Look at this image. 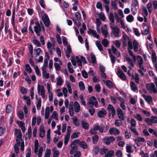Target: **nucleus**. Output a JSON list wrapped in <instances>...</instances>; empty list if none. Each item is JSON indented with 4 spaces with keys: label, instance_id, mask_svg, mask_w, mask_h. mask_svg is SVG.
<instances>
[{
    "label": "nucleus",
    "instance_id": "nucleus-1",
    "mask_svg": "<svg viewBox=\"0 0 157 157\" xmlns=\"http://www.w3.org/2000/svg\"><path fill=\"white\" fill-rule=\"evenodd\" d=\"M44 17H42V20L45 26L47 27H48L50 25V23L49 19L46 14H44Z\"/></svg>",
    "mask_w": 157,
    "mask_h": 157
},
{
    "label": "nucleus",
    "instance_id": "nucleus-2",
    "mask_svg": "<svg viewBox=\"0 0 157 157\" xmlns=\"http://www.w3.org/2000/svg\"><path fill=\"white\" fill-rule=\"evenodd\" d=\"M40 90L41 97L43 98H45V91L44 87L43 85L41 86H40V85L38 84L37 85V90L38 94H39L40 92Z\"/></svg>",
    "mask_w": 157,
    "mask_h": 157
},
{
    "label": "nucleus",
    "instance_id": "nucleus-3",
    "mask_svg": "<svg viewBox=\"0 0 157 157\" xmlns=\"http://www.w3.org/2000/svg\"><path fill=\"white\" fill-rule=\"evenodd\" d=\"M104 139V143L106 145H109L111 144V142L113 143V142L115 140V138L113 136L105 137Z\"/></svg>",
    "mask_w": 157,
    "mask_h": 157
},
{
    "label": "nucleus",
    "instance_id": "nucleus-4",
    "mask_svg": "<svg viewBox=\"0 0 157 157\" xmlns=\"http://www.w3.org/2000/svg\"><path fill=\"white\" fill-rule=\"evenodd\" d=\"M104 127L102 124H100V125H96L93 128L94 131H96L98 130L101 133L104 132Z\"/></svg>",
    "mask_w": 157,
    "mask_h": 157
},
{
    "label": "nucleus",
    "instance_id": "nucleus-5",
    "mask_svg": "<svg viewBox=\"0 0 157 157\" xmlns=\"http://www.w3.org/2000/svg\"><path fill=\"white\" fill-rule=\"evenodd\" d=\"M88 104L94 105L95 107H97L98 105V102L96 98L94 96L91 97L90 99Z\"/></svg>",
    "mask_w": 157,
    "mask_h": 157
},
{
    "label": "nucleus",
    "instance_id": "nucleus-6",
    "mask_svg": "<svg viewBox=\"0 0 157 157\" xmlns=\"http://www.w3.org/2000/svg\"><path fill=\"white\" fill-rule=\"evenodd\" d=\"M14 135L16 136V138H19L20 140H21V141H22V134L20 129L15 128Z\"/></svg>",
    "mask_w": 157,
    "mask_h": 157
},
{
    "label": "nucleus",
    "instance_id": "nucleus-7",
    "mask_svg": "<svg viewBox=\"0 0 157 157\" xmlns=\"http://www.w3.org/2000/svg\"><path fill=\"white\" fill-rule=\"evenodd\" d=\"M87 33L89 35L91 34L94 37H96L98 39H99L100 37L99 35L97 34L96 31L91 28H89Z\"/></svg>",
    "mask_w": 157,
    "mask_h": 157
},
{
    "label": "nucleus",
    "instance_id": "nucleus-8",
    "mask_svg": "<svg viewBox=\"0 0 157 157\" xmlns=\"http://www.w3.org/2000/svg\"><path fill=\"white\" fill-rule=\"evenodd\" d=\"M110 28L113 30V32L114 36L116 37L118 36L120 32L119 28L117 27H115L112 26L111 23L110 24Z\"/></svg>",
    "mask_w": 157,
    "mask_h": 157
},
{
    "label": "nucleus",
    "instance_id": "nucleus-9",
    "mask_svg": "<svg viewBox=\"0 0 157 157\" xmlns=\"http://www.w3.org/2000/svg\"><path fill=\"white\" fill-rule=\"evenodd\" d=\"M107 113L106 111L104 109L103 110H99L98 112L97 115L98 117L99 118H104L105 117Z\"/></svg>",
    "mask_w": 157,
    "mask_h": 157
},
{
    "label": "nucleus",
    "instance_id": "nucleus-10",
    "mask_svg": "<svg viewBox=\"0 0 157 157\" xmlns=\"http://www.w3.org/2000/svg\"><path fill=\"white\" fill-rule=\"evenodd\" d=\"M109 132L111 135L113 134L118 135L120 132L116 128H112L109 130Z\"/></svg>",
    "mask_w": 157,
    "mask_h": 157
},
{
    "label": "nucleus",
    "instance_id": "nucleus-11",
    "mask_svg": "<svg viewBox=\"0 0 157 157\" xmlns=\"http://www.w3.org/2000/svg\"><path fill=\"white\" fill-rule=\"evenodd\" d=\"M73 104V102L72 101L70 102L69 105L70 107H69V112L70 115L71 117H73L74 114Z\"/></svg>",
    "mask_w": 157,
    "mask_h": 157
},
{
    "label": "nucleus",
    "instance_id": "nucleus-12",
    "mask_svg": "<svg viewBox=\"0 0 157 157\" xmlns=\"http://www.w3.org/2000/svg\"><path fill=\"white\" fill-rule=\"evenodd\" d=\"M45 131L44 129V127L41 125L40 128V136L41 138H43L45 135Z\"/></svg>",
    "mask_w": 157,
    "mask_h": 157
},
{
    "label": "nucleus",
    "instance_id": "nucleus-13",
    "mask_svg": "<svg viewBox=\"0 0 157 157\" xmlns=\"http://www.w3.org/2000/svg\"><path fill=\"white\" fill-rule=\"evenodd\" d=\"M75 105L74 110L75 112H79L80 109V106L78 103L77 101H75L74 103Z\"/></svg>",
    "mask_w": 157,
    "mask_h": 157
},
{
    "label": "nucleus",
    "instance_id": "nucleus-14",
    "mask_svg": "<svg viewBox=\"0 0 157 157\" xmlns=\"http://www.w3.org/2000/svg\"><path fill=\"white\" fill-rule=\"evenodd\" d=\"M130 85L131 89L132 91H135L138 90L137 87L136 86L134 82L131 81L130 82Z\"/></svg>",
    "mask_w": 157,
    "mask_h": 157
},
{
    "label": "nucleus",
    "instance_id": "nucleus-15",
    "mask_svg": "<svg viewBox=\"0 0 157 157\" xmlns=\"http://www.w3.org/2000/svg\"><path fill=\"white\" fill-rule=\"evenodd\" d=\"M105 84L106 86L110 89H112L113 87L112 82L109 80H107L106 81Z\"/></svg>",
    "mask_w": 157,
    "mask_h": 157
},
{
    "label": "nucleus",
    "instance_id": "nucleus-16",
    "mask_svg": "<svg viewBox=\"0 0 157 157\" xmlns=\"http://www.w3.org/2000/svg\"><path fill=\"white\" fill-rule=\"evenodd\" d=\"M82 127L84 129L88 130L89 128V124L87 122L83 121H82Z\"/></svg>",
    "mask_w": 157,
    "mask_h": 157
},
{
    "label": "nucleus",
    "instance_id": "nucleus-17",
    "mask_svg": "<svg viewBox=\"0 0 157 157\" xmlns=\"http://www.w3.org/2000/svg\"><path fill=\"white\" fill-rule=\"evenodd\" d=\"M152 62L154 63L156 62L157 56L156 55V53L154 51H152Z\"/></svg>",
    "mask_w": 157,
    "mask_h": 157
},
{
    "label": "nucleus",
    "instance_id": "nucleus-18",
    "mask_svg": "<svg viewBox=\"0 0 157 157\" xmlns=\"http://www.w3.org/2000/svg\"><path fill=\"white\" fill-rule=\"evenodd\" d=\"M50 108L49 107H47L45 109V118L47 119L48 118L50 114Z\"/></svg>",
    "mask_w": 157,
    "mask_h": 157
},
{
    "label": "nucleus",
    "instance_id": "nucleus-19",
    "mask_svg": "<svg viewBox=\"0 0 157 157\" xmlns=\"http://www.w3.org/2000/svg\"><path fill=\"white\" fill-rule=\"evenodd\" d=\"M78 86L81 90L84 91L85 90V86L83 82L81 81L78 83Z\"/></svg>",
    "mask_w": 157,
    "mask_h": 157
},
{
    "label": "nucleus",
    "instance_id": "nucleus-20",
    "mask_svg": "<svg viewBox=\"0 0 157 157\" xmlns=\"http://www.w3.org/2000/svg\"><path fill=\"white\" fill-rule=\"evenodd\" d=\"M96 44L99 50L101 51H102L103 50V47L101 44L100 41L99 40H97Z\"/></svg>",
    "mask_w": 157,
    "mask_h": 157
},
{
    "label": "nucleus",
    "instance_id": "nucleus-21",
    "mask_svg": "<svg viewBox=\"0 0 157 157\" xmlns=\"http://www.w3.org/2000/svg\"><path fill=\"white\" fill-rule=\"evenodd\" d=\"M79 144L80 146L83 149H86L87 148V145L86 143L84 141L79 142Z\"/></svg>",
    "mask_w": 157,
    "mask_h": 157
},
{
    "label": "nucleus",
    "instance_id": "nucleus-22",
    "mask_svg": "<svg viewBox=\"0 0 157 157\" xmlns=\"http://www.w3.org/2000/svg\"><path fill=\"white\" fill-rule=\"evenodd\" d=\"M114 155V152L113 150H110L105 155L104 157H112Z\"/></svg>",
    "mask_w": 157,
    "mask_h": 157
},
{
    "label": "nucleus",
    "instance_id": "nucleus-23",
    "mask_svg": "<svg viewBox=\"0 0 157 157\" xmlns=\"http://www.w3.org/2000/svg\"><path fill=\"white\" fill-rule=\"evenodd\" d=\"M127 21L129 22H132L134 19V17L131 14H129L126 17Z\"/></svg>",
    "mask_w": 157,
    "mask_h": 157
},
{
    "label": "nucleus",
    "instance_id": "nucleus-24",
    "mask_svg": "<svg viewBox=\"0 0 157 157\" xmlns=\"http://www.w3.org/2000/svg\"><path fill=\"white\" fill-rule=\"evenodd\" d=\"M101 43L105 47H106L108 46L109 43L107 39H104L102 40Z\"/></svg>",
    "mask_w": 157,
    "mask_h": 157
},
{
    "label": "nucleus",
    "instance_id": "nucleus-25",
    "mask_svg": "<svg viewBox=\"0 0 157 157\" xmlns=\"http://www.w3.org/2000/svg\"><path fill=\"white\" fill-rule=\"evenodd\" d=\"M99 136L98 135H95L92 137V140L94 144H96L98 141Z\"/></svg>",
    "mask_w": 157,
    "mask_h": 157
},
{
    "label": "nucleus",
    "instance_id": "nucleus-26",
    "mask_svg": "<svg viewBox=\"0 0 157 157\" xmlns=\"http://www.w3.org/2000/svg\"><path fill=\"white\" fill-rule=\"evenodd\" d=\"M41 51H42L41 50L40 48H38L37 49H34V51L36 52L35 58H36V57L40 55Z\"/></svg>",
    "mask_w": 157,
    "mask_h": 157
},
{
    "label": "nucleus",
    "instance_id": "nucleus-27",
    "mask_svg": "<svg viewBox=\"0 0 157 157\" xmlns=\"http://www.w3.org/2000/svg\"><path fill=\"white\" fill-rule=\"evenodd\" d=\"M58 115L57 113V112L56 111H54L53 112L51 117L52 119H55L56 120H58Z\"/></svg>",
    "mask_w": 157,
    "mask_h": 157
},
{
    "label": "nucleus",
    "instance_id": "nucleus-28",
    "mask_svg": "<svg viewBox=\"0 0 157 157\" xmlns=\"http://www.w3.org/2000/svg\"><path fill=\"white\" fill-rule=\"evenodd\" d=\"M25 68L26 71H27L28 73H30L32 72V70L29 64H27L25 65Z\"/></svg>",
    "mask_w": 157,
    "mask_h": 157
},
{
    "label": "nucleus",
    "instance_id": "nucleus-29",
    "mask_svg": "<svg viewBox=\"0 0 157 157\" xmlns=\"http://www.w3.org/2000/svg\"><path fill=\"white\" fill-rule=\"evenodd\" d=\"M126 60L128 61L130 65L132 67H133L134 66V64L132 59L129 57H126Z\"/></svg>",
    "mask_w": 157,
    "mask_h": 157
},
{
    "label": "nucleus",
    "instance_id": "nucleus-30",
    "mask_svg": "<svg viewBox=\"0 0 157 157\" xmlns=\"http://www.w3.org/2000/svg\"><path fill=\"white\" fill-rule=\"evenodd\" d=\"M51 151L50 149H47L44 157H50Z\"/></svg>",
    "mask_w": 157,
    "mask_h": 157
},
{
    "label": "nucleus",
    "instance_id": "nucleus-31",
    "mask_svg": "<svg viewBox=\"0 0 157 157\" xmlns=\"http://www.w3.org/2000/svg\"><path fill=\"white\" fill-rule=\"evenodd\" d=\"M138 43L136 40H134L133 41V45L134 50L135 52H137L138 49Z\"/></svg>",
    "mask_w": 157,
    "mask_h": 157
},
{
    "label": "nucleus",
    "instance_id": "nucleus-32",
    "mask_svg": "<svg viewBox=\"0 0 157 157\" xmlns=\"http://www.w3.org/2000/svg\"><path fill=\"white\" fill-rule=\"evenodd\" d=\"M91 58L92 63L94 64H95L97 62L96 59L95 55H94L93 53L91 54Z\"/></svg>",
    "mask_w": 157,
    "mask_h": 157
},
{
    "label": "nucleus",
    "instance_id": "nucleus-33",
    "mask_svg": "<svg viewBox=\"0 0 157 157\" xmlns=\"http://www.w3.org/2000/svg\"><path fill=\"white\" fill-rule=\"evenodd\" d=\"M137 58L138 60V64H142L143 63V60L142 57L138 55L137 57Z\"/></svg>",
    "mask_w": 157,
    "mask_h": 157
},
{
    "label": "nucleus",
    "instance_id": "nucleus-34",
    "mask_svg": "<svg viewBox=\"0 0 157 157\" xmlns=\"http://www.w3.org/2000/svg\"><path fill=\"white\" fill-rule=\"evenodd\" d=\"M18 116L21 120H22L24 118V113L22 110H19L18 112Z\"/></svg>",
    "mask_w": 157,
    "mask_h": 157
},
{
    "label": "nucleus",
    "instance_id": "nucleus-35",
    "mask_svg": "<svg viewBox=\"0 0 157 157\" xmlns=\"http://www.w3.org/2000/svg\"><path fill=\"white\" fill-rule=\"evenodd\" d=\"M80 134V133L79 132H77L73 133L71 135V139L75 138L78 137L79 135Z\"/></svg>",
    "mask_w": 157,
    "mask_h": 157
},
{
    "label": "nucleus",
    "instance_id": "nucleus-36",
    "mask_svg": "<svg viewBox=\"0 0 157 157\" xmlns=\"http://www.w3.org/2000/svg\"><path fill=\"white\" fill-rule=\"evenodd\" d=\"M110 57L112 63L114 65L116 62L115 57L113 55H110Z\"/></svg>",
    "mask_w": 157,
    "mask_h": 157
},
{
    "label": "nucleus",
    "instance_id": "nucleus-37",
    "mask_svg": "<svg viewBox=\"0 0 157 157\" xmlns=\"http://www.w3.org/2000/svg\"><path fill=\"white\" fill-rule=\"evenodd\" d=\"M74 124L76 126L78 127L79 125V123L78 121V119L76 117H73L72 118Z\"/></svg>",
    "mask_w": 157,
    "mask_h": 157
},
{
    "label": "nucleus",
    "instance_id": "nucleus-38",
    "mask_svg": "<svg viewBox=\"0 0 157 157\" xmlns=\"http://www.w3.org/2000/svg\"><path fill=\"white\" fill-rule=\"evenodd\" d=\"M33 43L37 47H40L41 46V44L39 41L37 39H34L33 40Z\"/></svg>",
    "mask_w": 157,
    "mask_h": 157
},
{
    "label": "nucleus",
    "instance_id": "nucleus-39",
    "mask_svg": "<svg viewBox=\"0 0 157 157\" xmlns=\"http://www.w3.org/2000/svg\"><path fill=\"white\" fill-rule=\"evenodd\" d=\"M16 123L20 128H21L25 126V124L23 121H17Z\"/></svg>",
    "mask_w": 157,
    "mask_h": 157
},
{
    "label": "nucleus",
    "instance_id": "nucleus-40",
    "mask_svg": "<svg viewBox=\"0 0 157 157\" xmlns=\"http://www.w3.org/2000/svg\"><path fill=\"white\" fill-rule=\"evenodd\" d=\"M101 32L102 35L105 37H107L108 35V32L106 30L103 29V28L101 29Z\"/></svg>",
    "mask_w": 157,
    "mask_h": 157
},
{
    "label": "nucleus",
    "instance_id": "nucleus-41",
    "mask_svg": "<svg viewBox=\"0 0 157 157\" xmlns=\"http://www.w3.org/2000/svg\"><path fill=\"white\" fill-rule=\"evenodd\" d=\"M76 59L78 65L79 66L82 67V64L81 59L79 58L78 56H76Z\"/></svg>",
    "mask_w": 157,
    "mask_h": 157
},
{
    "label": "nucleus",
    "instance_id": "nucleus-42",
    "mask_svg": "<svg viewBox=\"0 0 157 157\" xmlns=\"http://www.w3.org/2000/svg\"><path fill=\"white\" fill-rule=\"evenodd\" d=\"M20 92L23 94H26L27 92V89L23 86L21 87Z\"/></svg>",
    "mask_w": 157,
    "mask_h": 157
},
{
    "label": "nucleus",
    "instance_id": "nucleus-43",
    "mask_svg": "<svg viewBox=\"0 0 157 157\" xmlns=\"http://www.w3.org/2000/svg\"><path fill=\"white\" fill-rule=\"evenodd\" d=\"M145 100L148 104L152 101V97L149 95H147Z\"/></svg>",
    "mask_w": 157,
    "mask_h": 157
},
{
    "label": "nucleus",
    "instance_id": "nucleus-44",
    "mask_svg": "<svg viewBox=\"0 0 157 157\" xmlns=\"http://www.w3.org/2000/svg\"><path fill=\"white\" fill-rule=\"evenodd\" d=\"M63 82V79L61 76H59L57 79V85L58 86H60L62 84Z\"/></svg>",
    "mask_w": 157,
    "mask_h": 157
},
{
    "label": "nucleus",
    "instance_id": "nucleus-45",
    "mask_svg": "<svg viewBox=\"0 0 157 157\" xmlns=\"http://www.w3.org/2000/svg\"><path fill=\"white\" fill-rule=\"evenodd\" d=\"M75 16L77 21H80L81 20V14L78 12H76L75 14Z\"/></svg>",
    "mask_w": 157,
    "mask_h": 157
},
{
    "label": "nucleus",
    "instance_id": "nucleus-46",
    "mask_svg": "<svg viewBox=\"0 0 157 157\" xmlns=\"http://www.w3.org/2000/svg\"><path fill=\"white\" fill-rule=\"evenodd\" d=\"M54 66L55 67V69L56 71L61 70V67L59 63H54Z\"/></svg>",
    "mask_w": 157,
    "mask_h": 157
},
{
    "label": "nucleus",
    "instance_id": "nucleus-47",
    "mask_svg": "<svg viewBox=\"0 0 157 157\" xmlns=\"http://www.w3.org/2000/svg\"><path fill=\"white\" fill-rule=\"evenodd\" d=\"M109 20L112 23H114V17L113 13H110L109 16Z\"/></svg>",
    "mask_w": 157,
    "mask_h": 157
},
{
    "label": "nucleus",
    "instance_id": "nucleus-48",
    "mask_svg": "<svg viewBox=\"0 0 157 157\" xmlns=\"http://www.w3.org/2000/svg\"><path fill=\"white\" fill-rule=\"evenodd\" d=\"M134 140L135 142H136V141H138L139 142H140V141L144 142L145 141V139L143 137H138L137 139H135Z\"/></svg>",
    "mask_w": 157,
    "mask_h": 157
},
{
    "label": "nucleus",
    "instance_id": "nucleus-49",
    "mask_svg": "<svg viewBox=\"0 0 157 157\" xmlns=\"http://www.w3.org/2000/svg\"><path fill=\"white\" fill-rule=\"evenodd\" d=\"M12 108V105H8L6 106V112L7 113H10L11 112V108Z\"/></svg>",
    "mask_w": 157,
    "mask_h": 157
},
{
    "label": "nucleus",
    "instance_id": "nucleus-50",
    "mask_svg": "<svg viewBox=\"0 0 157 157\" xmlns=\"http://www.w3.org/2000/svg\"><path fill=\"white\" fill-rule=\"evenodd\" d=\"M41 98H40V99H39L37 104L36 105V108L37 110H39L40 109L41 106Z\"/></svg>",
    "mask_w": 157,
    "mask_h": 157
},
{
    "label": "nucleus",
    "instance_id": "nucleus-51",
    "mask_svg": "<svg viewBox=\"0 0 157 157\" xmlns=\"http://www.w3.org/2000/svg\"><path fill=\"white\" fill-rule=\"evenodd\" d=\"M107 109L109 111H110V112H112V111L113 110H115L114 107L113 106V105L111 104H109L107 107Z\"/></svg>",
    "mask_w": 157,
    "mask_h": 157
},
{
    "label": "nucleus",
    "instance_id": "nucleus-52",
    "mask_svg": "<svg viewBox=\"0 0 157 157\" xmlns=\"http://www.w3.org/2000/svg\"><path fill=\"white\" fill-rule=\"evenodd\" d=\"M82 74L83 77L84 78H87L88 77V74L85 70H82Z\"/></svg>",
    "mask_w": 157,
    "mask_h": 157
},
{
    "label": "nucleus",
    "instance_id": "nucleus-53",
    "mask_svg": "<svg viewBox=\"0 0 157 157\" xmlns=\"http://www.w3.org/2000/svg\"><path fill=\"white\" fill-rule=\"evenodd\" d=\"M28 137L29 138H30L32 136L31 128L30 126H29L28 130Z\"/></svg>",
    "mask_w": 157,
    "mask_h": 157
},
{
    "label": "nucleus",
    "instance_id": "nucleus-54",
    "mask_svg": "<svg viewBox=\"0 0 157 157\" xmlns=\"http://www.w3.org/2000/svg\"><path fill=\"white\" fill-rule=\"evenodd\" d=\"M129 128L134 133V135L136 136H138L139 135L138 133L136 131L135 128H133L132 127H131Z\"/></svg>",
    "mask_w": 157,
    "mask_h": 157
},
{
    "label": "nucleus",
    "instance_id": "nucleus-55",
    "mask_svg": "<svg viewBox=\"0 0 157 157\" xmlns=\"http://www.w3.org/2000/svg\"><path fill=\"white\" fill-rule=\"evenodd\" d=\"M122 121L121 120L117 119L116 120L115 122V124L117 126H120L121 125Z\"/></svg>",
    "mask_w": 157,
    "mask_h": 157
},
{
    "label": "nucleus",
    "instance_id": "nucleus-56",
    "mask_svg": "<svg viewBox=\"0 0 157 157\" xmlns=\"http://www.w3.org/2000/svg\"><path fill=\"white\" fill-rule=\"evenodd\" d=\"M99 17L100 19L102 21H104L105 20V17L103 13H101L99 15Z\"/></svg>",
    "mask_w": 157,
    "mask_h": 157
},
{
    "label": "nucleus",
    "instance_id": "nucleus-57",
    "mask_svg": "<svg viewBox=\"0 0 157 157\" xmlns=\"http://www.w3.org/2000/svg\"><path fill=\"white\" fill-rule=\"evenodd\" d=\"M39 3L41 6L44 9H45V5L44 0H40L39 1Z\"/></svg>",
    "mask_w": 157,
    "mask_h": 157
},
{
    "label": "nucleus",
    "instance_id": "nucleus-58",
    "mask_svg": "<svg viewBox=\"0 0 157 157\" xmlns=\"http://www.w3.org/2000/svg\"><path fill=\"white\" fill-rule=\"evenodd\" d=\"M36 73L37 75L40 76L41 73L39 68L37 66H36L35 68Z\"/></svg>",
    "mask_w": 157,
    "mask_h": 157
},
{
    "label": "nucleus",
    "instance_id": "nucleus-59",
    "mask_svg": "<svg viewBox=\"0 0 157 157\" xmlns=\"http://www.w3.org/2000/svg\"><path fill=\"white\" fill-rule=\"evenodd\" d=\"M134 79L135 81L137 83H139L140 79L139 75L137 73H135V77Z\"/></svg>",
    "mask_w": 157,
    "mask_h": 157
},
{
    "label": "nucleus",
    "instance_id": "nucleus-60",
    "mask_svg": "<svg viewBox=\"0 0 157 157\" xmlns=\"http://www.w3.org/2000/svg\"><path fill=\"white\" fill-rule=\"evenodd\" d=\"M117 115L118 116L119 118H120V117L119 116V115L120 114H123V111L120 108H118L117 109Z\"/></svg>",
    "mask_w": 157,
    "mask_h": 157
},
{
    "label": "nucleus",
    "instance_id": "nucleus-61",
    "mask_svg": "<svg viewBox=\"0 0 157 157\" xmlns=\"http://www.w3.org/2000/svg\"><path fill=\"white\" fill-rule=\"evenodd\" d=\"M14 147L15 152L17 154H18L19 153V149L18 147V146L15 144L14 145Z\"/></svg>",
    "mask_w": 157,
    "mask_h": 157
},
{
    "label": "nucleus",
    "instance_id": "nucleus-62",
    "mask_svg": "<svg viewBox=\"0 0 157 157\" xmlns=\"http://www.w3.org/2000/svg\"><path fill=\"white\" fill-rule=\"evenodd\" d=\"M148 131L150 133H152L155 136L157 137V132H156L153 129L150 128L148 129Z\"/></svg>",
    "mask_w": 157,
    "mask_h": 157
},
{
    "label": "nucleus",
    "instance_id": "nucleus-63",
    "mask_svg": "<svg viewBox=\"0 0 157 157\" xmlns=\"http://www.w3.org/2000/svg\"><path fill=\"white\" fill-rule=\"evenodd\" d=\"M145 121L148 125H151L152 124V120L149 118H146Z\"/></svg>",
    "mask_w": 157,
    "mask_h": 157
},
{
    "label": "nucleus",
    "instance_id": "nucleus-64",
    "mask_svg": "<svg viewBox=\"0 0 157 157\" xmlns=\"http://www.w3.org/2000/svg\"><path fill=\"white\" fill-rule=\"evenodd\" d=\"M56 37L57 40L59 44H62V40L59 35L57 34L56 35Z\"/></svg>",
    "mask_w": 157,
    "mask_h": 157
}]
</instances>
